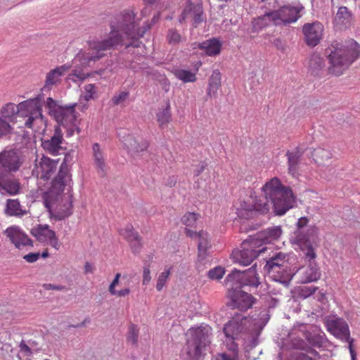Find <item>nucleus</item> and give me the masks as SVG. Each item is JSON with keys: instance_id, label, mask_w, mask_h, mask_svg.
I'll return each instance as SVG.
<instances>
[{"instance_id": "30", "label": "nucleus", "mask_w": 360, "mask_h": 360, "mask_svg": "<svg viewBox=\"0 0 360 360\" xmlns=\"http://www.w3.org/2000/svg\"><path fill=\"white\" fill-rule=\"evenodd\" d=\"M311 157L318 166H324L332 158L333 153L330 149L319 146L311 151Z\"/></svg>"}, {"instance_id": "31", "label": "nucleus", "mask_w": 360, "mask_h": 360, "mask_svg": "<svg viewBox=\"0 0 360 360\" xmlns=\"http://www.w3.org/2000/svg\"><path fill=\"white\" fill-rule=\"evenodd\" d=\"M92 157L98 172L104 174L106 167L105 155L98 143H95L92 146Z\"/></svg>"}, {"instance_id": "54", "label": "nucleus", "mask_w": 360, "mask_h": 360, "mask_svg": "<svg viewBox=\"0 0 360 360\" xmlns=\"http://www.w3.org/2000/svg\"><path fill=\"white\" fill-rule=\"evenodd\" d=\"M40 257L39 252H32L24 255V259L28 263H33L37 261Z\"/></svg>"}, {"instance_id": "63", "label": "nucleus", "mask_w": 360, "mask_h": 360, "mask_svg": "<svg viewBox=\"0 0 360 360\" xmlns=\"http://www.w3.org/2000/svg\"><path fill=\"white\" fill-rule=\"evenodd\" d=\"M312 60H316V61L317 60V61L320 62V65L323 63V60L319 55H316V54L313 55L312 58H311V61Z\"/></svg>"}, {"instance_id": "57", "label": "nucleus", "mask_w": 360, "mask_h": 360, "mask_svg": "<svg viewBox=\"0 0 360 360\" xmlns=\"http://www.w3.org/2000/svg\"><path fill=\"white\" fill-rule=\"evenodd\" d=\"M44 288L46 290H63L65 289L63 285H55L51 283L44 284Z\"/></svg>"}, {"instance_id": "25", "label": "nucleus", "mask_w": 360, "mask_h": 360, "mask_svg": "<svg viewBox=\"0 0 360 360\" xmlns=\"http://www.w3.org/2000/svg\"><path fill=\"white\" fill-rule=\"evenodd\" d=\"M70 66L68 65H63L51 70L46 73L44 90H51L53 86L61 82V77L69 71Z\"/></svg>"}, {"instance_id": "40", "label": "nucleus", "mask_w": 360, "mask_h": 360, "mask_svg": "<svg viewBox=\"0 0 360 360\" xmlns=\"http://www.w3.org/2000/svg\"><path fill=\"white\" fill-rule=\"evenodd\" d=\"M5 211L8 216H20L22 214V210L18 200L8 199Z\"/></svg>"}, {"instance_id": "12", "label": "nucleus", "mask_w": 360, "mask_h": 360, "mask_svg": "<svg viewBox=\"0 0 360 360\" xmlns=\"http://www.w3.org/2000/svg\"><path fill=\"white\" fill-rule=\"evenodd\" d=\"M326 326L327 330L336 338L348 342L351 360H356V354L353 348L354 339L350 337L347 323L342 318L333 316L326 321Z\"/></svg>"}, {"instance_id": "39", "label": "nucleus", "mask_w": 360, "mask_h": 360, "mask_svg": "<svg viewBox=\"0 0 360 360\" xmlns=\"http://www.w3.org/2000/svg\"><path fill=\"white\" fill-rule=\"evenodd\" d=\"M198 257L205 258L207 254V249L209 245L208 234L205 231H200L198 233Z\"/></svg>"}, {"instance_id": "18", "label": "nucleus", "mask_w": 360, "mask_h": 360, "mask_svg": "<svg viewBox=\"0 0 360 360\" xmlns=\"http://www.w3.org/2000/svg\"><path fill=\"white\" fill-rule=\"evenodd\" d=\"M188 19L191 20L195 27L204 21V12L201 4H193L191 0H187L180 15L179 21L182 22Z\"/></svg>"}, {"instance_id": "29", "label": "nucleus", "mask_w": 360, "mask_h": 360, "mask_svg": "<svg viewBox=\"0 0 360 360\" xmlns=\"http://www.w3.org/2000/svg\"><path fill=\"white\" fill-rule=\"evenodd\" d=\"M282 234V230L280 226H274L269 228L265 231L257 233L252 237L254 240H259V247L264 248V244L271 243L278 240Z\"/></svg>"}, {"instance_id": "10", "label": "nucleus", "mask_w": 360, "mask_h": 360, "mask_svg": "<svg viewBox=\"0 0 360 360\" xmlns=\"http://www.w3.org/2000/svg\"><path fill=\"white\" fill-rule=\"evenodd\" d=\"M44 96L39 94L33 98L24 101V118L27 117L25 125L27 128L36 131L44 122L42 115V104ZM31 136L34 137L32 133Z\"/></svg>"}, {"instance_id": "53", "label": "nucleus", "mask_w": 360, "mask_h": 360, "mask_svg": "<svg viewBox=\"0 0 360 360\" xmlns=\"http://www.w3.org/2000/svg\"><path fill=\"white\" fill-rule=\"evenodd\" d=\"M151 281L150 270L149 266H143V285H147Z\"/></svg>"}, {"instance_id": "46", "label": "nucleus", "mask_w": 360, "mask_h": 360, "mask_svg": "<svg viewBox=\"0 0 360 360\" xmlns=\"http://www.w3.org/2000/svg\"><path fill=\"white\" fill-rule=\"evenodd\" d=\"M13 125L0 117V139L13 133Z\"/></svg>"}, {"instance_id": "60", "label": "nucleus", "mask_w": 360, "mask_h": 360, "mask_svg": "<svg viewBox=\"0 0 360 360\" xmlns=\"http://www.w3.org/2000/svg\"><path fill=\"white\" fill-rule=\"evenodd\" d=\"M94 268L93 265L89 262H86L84 265V272L85 274L93 273Z\"/></svg>"}, {"instance_id": "16", "label": "nucleus", "mask_w": 360, "mask_h": 360, "mask_svg": "<svg viewBox=\"0 0 360 360\" xmlns=\"http://www.w3.org/2000/svg\"><path fill=\"white\" fill-rule=\"evenodd\" d=\"M58 165V160H53L43 155L39 159H34L31 172L37 179L48 180L55 174Z\"/></svg>"}, {"instance_id": "3", "label": "nucleus", "mask_w": 360, "mask_h": 360, "mask_svg": "<svg viewBox=\"0 0 360 360\" xmlns=\"http://www.w3.org/2000/svg\"><path fill=\"white\" fill-rule=\"evenodd\" d=\"M262 191L264 194L262 199L270 206L272 205L274 212L276 215H283L295 202V198L290 187L283 185L277 177L266 181Z\"/></svg>"}, {"instance_id": "8", "label": "nucleus", "mask_w": 360, "mask_h": 360, "mask_svg": "<svg viewBox=\"0 0 360 360\" xmlns=\"http://www.w3.org/2000/svg\"><path fill=\"white\" fill-rule=\"evenodd\" d=\"M236 214L240 218L249 219L257 213L266 214L270 210L269 204L262 198H257L255 192L250 191L249 194L240 198L234 204Z\"/></svg>"}, {"instance_id": "21", "label": "nucleus", "mask_w": 360, "mask_h": 360, "mask_svg": "<svg viewBox=\"0 0 360 360\" xmlns=\"http://www.w3.org/2000/svg\"><path fill=\"white\" fill-rule=\"evenodd\" d=\"M63 141V134L59 126L55 127L53 135L48 139L41 140V146L43 149L51 155H57L60 150Z\"/></svg>"}, {"instance_id": "35", "label": "nucleus", "mask_w": 360, "mask_h": 360, "mask_svg": "<svg viewBox=\"0 0 360 360\" xmlns=\"http://www.w3.org/2000/svg\"><path fill=\"white\" fill-rule=\"evenodd\" d=\"M5 234L18 249L21 248V246H22V231L19 226H11L8 227L5 231Z\"/></svg>"}, {"instance_id": "43", "label": "nucleus", "mask_w": 360, "mask_h": 360, "mask_svg": "<svg viewBox=\"0 0 360 360\" xmlns=\"http://www.w3.org/2000/svg\"><path fill=\"white\" fill-rule=\"evenodd\" d=\"M139 329L134 323H130L128 328L127 341L134 346H137Z\"/></svg>"}, {"instance_id": "32", "label": "nucleus", "mask_w": 360, "mask_h": 360, "mask_svg": "<svg viewBox=\"0 0 360 360\" xmlns=\"http://www.w3.org/2000/svg\"><path fill=\"white\" fill-rule=\"evenodd\" d=\"M198 48L203 50L206 55L209 56H215L220 53L221 44L216 38H212L198 44Z\"/></svg>"}, {"instance_id": "59", "label": "nucleus", "mask_w": 360, "mask_h": 360, "mask_svg": "<svg viewBox=\"0 0 360 360\" xmlns=\"http://www.w3.org/2000/svg\"><path fill=\"white\" fill-rule=\"evenodd\" d=\"M185 233L188 237H190L191 238H198V233L193 231L191 229H188L187 228L185 229Z\"/></svg>"}, {"instance_id": "15", "label": "nucleus", "mask_w": 360, "mask_h": 360, "mask_svg": "<svg viewBox=\"0 0 360 360\" xmlns=\"http://www.w3.org/2000/svg\"><path fill=\"white\" fill-rule=\"evenodd\" d=\"M257 264H255L251 268L246 271H240L234 269L226 277L227 283H230L232 288L235 284H240V285H252L257 287L260 282L257 274Z\"/></svg>"}, {"instance_id": "22", "label": "nucleus", "mask_w": 360, "mask_h": 360, "mask_svg": "<svg viewBox=\"0 0 360 360\" xmlns=\"http://www.w3.org/2000/svg\"><path fill=\"white\" fill-rule=\"evenodd\" d=\"M302 31L307 44L310 46H315L322 38L323 25L319 22L305 24L303 26Z\"/></svg>"}, {"instance_id": "11", "label": "nucleus", "mask_w": 360, "mask_h": 360, "mask_svg": "<svg viewBox=\"0 0 360 360\" xmlns=\"http://www.w3.org/2000/svg\"><path fill=\"white\" fill-rule=\"evenodd\" d=\"M191 337L187 340V354L194 359L204 355L206 347L210 343V330L205 328L191 329Z\"/></svg>"}, {"instance_id": "2", "label": "nucleus", "mask_w": 360, "mask_h": 360, "mask_svg": "<svg viewBox=\"0 0 360 360\" xmlns=\"http://www.w3.org/2000/svg\"><path fill=\"white\" fill-rule=\"evenodd\" d=\"M65 155L58 174L52 181H47V190L43 193L44 205L56 221L63 220L72 213L73 183Z\"/></svg>"}, {"instance_id": "6", "label": "nucleus", "mask_w": 360, "mask_h": 360, "mask_svg": "<svg viewBox=\"0 0 360 360\" xmlns=\"http://www.w3.org/2000/svg\"><path fill=\"white\" fill-rule=\"evenodd\" d=\"M84 99L79 98V103H74L71 105L61 106L51 97L46 99V105L49 109V113L53 117L56 122L67 128V135L70 136L76 131L79 134L80 129L78 127V121L75 112V107L84 111L89 107L87 103H83Z\"/></svg>"}, {"instance_id": "56", "label": "nucleus", "mask_w": 360, "mask_h": 360, "mask_svg": "<svg viewBox=\"0 0 360 360\" xmlns=\"http://www.w3.org/2000/svg\"><path fill=\"white\" fill-rule=\"evenodd\" d=\"M129 293V288H124L120 290H115L114 292H111L110 295L121 297H125L128 295Z\"/></svg>"}, {"instance_id": "13", "label": "nucleus", "mask_w": 360, "mask_h": 360, "mask_svg": "<svg viewBox=\"0 0 360 360\" xmlns=\"http://www.w3.org/2000/svg\"><path fill=\"white\" fill-rule=\"evenodd\" d=\"M300 9L297 7L286 5L276 11L269 12L259 18L265 25L273 23L276 25L295 22L300 18Z\"/></svg>"}, {"instance_id": "61", "label": "nucleus", "mask_w": 360, "mask_h": 360, "mask_svg": "<svg viewBox=\"0 0 360 360\" xmlns=\"http://www.w3.org/2000/svg\"><path fill=\"white\" fill-rule=\"evenodd\" d=\"M32 245V240L24 233V246Z\"/></svg>"}, {"instance_id": "19", "label": "nucleus", "mask_w": 360, "mask_h": 360, "mask_svg": "<svg viewBox=\"0 0 360 360\" xmlns=\"http://www.w3.org/2000/svg\"><path fill=\"white\" fill-rule=\"evenodd\" d=\"M307 263V265L301 266L292 274L300 283L314 282L318 281L321 277V274L316 262Z\"/></svg>"}, {"instance_id": "4", "label": "nucleus", "mask_w": 360, "mask_h": 360, "mask_svg": "<svg viewBox=\"0 0 360 360\" xmlns=\"http://www.w3.org/2000/svg\"><path fill=\"white\" fill-rule=\"evenodd\" d=\"M22 157V145L18 143L9 150L0 153V192L15 195L18 193L20 184L18 181H4L11 172L18 171L20 167Z\"/></svg>"}, {"instance_id": "41", "label": "nucleus", "mask_w": 360, "mask_h": 360, "mask_svg": "<svg viewBox=\"0 0 360 360\" xmlns=\"http://www.w3.org/2000/svg\"><path fill=\"white\" fill-rule=\"evenodd\" d=\"M174 76L184 83L195 82L197 79L195 73L184 69H176L174 71Z\"/></svg>"}, {"instance_id": "17", "label": "nucleus", "mask_w": 360, "mask_h": 360, "mask_svg": "<svg viewBox=\"0 0 360 360\" xmlns=\"http://www.w3.org/2000/svg\"><path fill=\"white\" fill-rule=\"evenodd\" d=\"M31 234L40 243L48 245L58 250L61 243L56 235V231L48 224H37L31 231Z\"/></svg>"}, {"instance_id": "14", "label": "nucleus", "mask_w": 360, "mask_h": 360, "mask_svg": "<svg viewBox=\"0 0 360 360\" xmlns=\"http://www.w3.org/2000/svg\"><path fill=\"white\" fill-rule=\"evenodd\" d=\"M259 240H254L252 237L245 240L241 244V250L233 252L234 259L236 262L248 266L263 253L266 248L259 247Z\"/></svg>"}, {"instance_id": "20", "label": "nucleus", "mask_w": 360, "mask_h": 360, "mask_svg": "<svg viewBox=\"0 0 360 360\" xmlns=\"http://www.w3.org/2000/svg\"><path fill=\"white\" fill-rule=\"evenodd\" d=\"M229 297L231 300V306L240 311H246L250 309L255 300L251 295L240 290H230Z\"/></svg>"}, {"instance_id": "27", "label": "nucleus", "mask_w": 360, "mask_h": 360, "mask_svg": "<svg viewBox=\"0 0 360 360\" xmlns=\"http://www.w3.org/2000/svg\"><path fill=\"white\" fill-rule=\"evenodd\" d=\"M120 234L129 243L134 253L140 252L142 247L141 237L138 232L134 231L132 225L129 224L124 229H120Z\"/></svg>"}, {"instance_id": "50", "label": "nucleus", "mask_w": 360, "mask_h": 360, "mask_svg": "<svg viewBox=\"0 0 360 360\" xmlns=\"http://www.w3.org/2000/svg\"><path fill=\"white\" fill-rule=\"evenodd\" d=\"M225 274L224 269L220 266L215 267L208 271V277L212 280L221 279Z\"/></svg>"}, {"instance_id": "62", "label": "nucleus", "mask_w": 360, "mask_h": 360, "mask_svg": "<svg viewBox=\"0 0 360 360\" xmlns=\"http://www.w3.org/2000/svg\"><path fill=\"white\" fill-rule=\"evenodd\" d=\"M160 1L161 0H143V1L144 2V4L146 5H153V4H155Z\"/></svg>"}, {"instance_id": "33", "label": "nucleus", "mask_w": 360, "mask_h": 360, "mask_svg": "<svg viewBox=\"0 0 360 360\" xmlns=\"http://www.w3.org/2000/svg\"><path fill=\"white\" fill-rule=\"evenodd\" d=\"M221 85V75L218 70L212 71L208 79L207 95L209 97H216L217 91Z\"/></svg>"}, {"instance_id": "26", "label": "nucleus", "mask_w": 360, "mask_h": 360, "mask_svg": "<svg viewBox=\"0 0 360 360\" xmlns=\"http://www.w3.org/2000/svg\"><path fill=\"white\" fill-rule=\"evenodd\" d=\"M21 111H22V102L17 105L11 102L7 103L0 109V117L14 125Z\"/></svg>"}, {"instance_id": "37", "label": "nucleus", "mask_w": 360, "mask_h": 360, "mask_svg": "<svg viewBox=\"0 0 360 360\" xmlns=\"http://www.w3.org/2000/svg\"><path fill=\"white\" fill-rule=\"evenodd\" d=\"M317 289L314 286H297L292 290V296L295 300H304L314 294Z\"/></svg>"}, {"instance_id": "7", "label": "nucleus", "mask_w": 360, "mask_h": 360, "mask_svg": "<svg viewBox=\"0 0 360 360\" xmlns=\"http://www.w3.org/2000/svg\"><path fill=\"white\" fill-rule=\"evenodd\" d=\"M256 319L237 314L224 325V333L233 340L245 338L247 335H258L262 330Z\"/></svg>"}, {"instance_id": "47", "label": "nucleus", "mask_w": 360, "mask_h": 360, "mask_svg": "<svg viewBox=\"0 0 360 360\" xmlns=\"http://www.w3.org/2000/svg\"><path fill=\"white\" fill-rule=\"evenodd\" d=\"M199 217V214L195 212H186L181 217V222L187 227H193L195 224L198 219Z\"/></svg>"}, {"instance_id": "1", "label": "nucleus", "mask_w": 360, "mask_h": 360, "mask_svg": "<svg viewBox=\"0 0 360 360\" xmlns=\"http://www.w3.org/2000/svg\"><path fill=\"white\" fill-rule=\"evenodd\" d=\"M110 32L101 40L93 39L88 41L89 52L80 51L74 59L75 69L68 75V79L74 82H82L90 76L83 69L91 67L96 61L102 58L104 51L124 45L139 47V39L150 30L148 22L140 25V20L136 18L133 11L124 10L113 16L110 21Z\"/></svg>"}, {"instance_id": "58", "label": "nucleus", "mask_w": 360, "mask_h": 360, "mask_svg": "<svg viewBox=\"0 0 360 360\" xmlns=\"http://www.w3.org/2000/svg\"><path fill=\"white\" fill-rule=\"evenodd\" d=\"M309 219L307 217H303L298 219L297 226L299 229H302L307 225Z\"/></svg>"}, {"instance_id": "5", "label": "nucleus", "mask_w": 360, "mask_h": 360, "mask_svg": "<svg viewBox=\"0 0 360 360\" xmlns=\"http://www.w3.org/2000/svg\"><path fill=\"white\" fill-rule=\"evenodd\" d=\"M328 55V72L335 76L342 75L360 56V46L350 39L345 44L332 45Z\"/></svg>"}, {"instance_id": "45", "label": "nucleus", "mask_w": 360, "mask_h": 360, "mask_svg": "<svg viewBox=\"0 0 360 360\" xmlns=\"http://www.w3.org/2000/svg\"><path fill=\"white\" fill-rule=\"evenodd\" d=\"M172 267H165L164 271L158 276L156 284L158 291H161L165 285L170 275Z\"/></svg>"}, {"instance_id": "42", "label": "nucleus", "mask_w": 360, "mask_h": 360, "mask_svg": "<svg viewBox=\"0 0 360 360\" xmlns=\"http://www.w3.org/2000/svg\"><path fill=\"white\" fill-rule=\"evenodd\" d=\"M98 88L94 84H88L84 86L83 95L81 96V99H84L85 102H89L91 100H95L97 98Z\"/></svg>"}, {"instance_id": "64", "label": "nucleus", "mask_w": 360, "mask_h": 360, "mask_svg": "<svg viewBox=\"0 0 360 360\" xmlns=\"http://www.w3.org/2000/svg\"><path fill=\"white\" fill-rule=\"evenodd\" d=\"M49 254L47 249H46L44 252H42L41 254H40V257H41L43 258H46L49 257Z\"/></svg>"}, {"instance_id": "48", "label": "nucleus", "mask_w": 360, "mask_h": 360, "mask_svg": "<svg viewBox=\"0 0 360 360\" xmlns=\"http://www.w3.org/2000/svg\"><path fill=\"white\" fill-rule=\"evenodd\" d=\"M167 39L169 44L176 45L183 41V37L176 29H169L167 34Z\"/></svg>"}, {"instance_id": "23", "label": "nucleus", "mask_w": 360, "mask_h": 360, "mask_svg": "<svg viewBox=\"0 0 360 360\" xmlns=\"http://www.w3.org/2000/svg\"><path fill=\"white\" fill-rule=\"evenodd\" d=\"M264 268L268 275L275 281L288 284L292 279L293 276L288 270V264L276 265L274 263L271 266Z\"/></svg>"}, {"instance_id": "36", "label": "nucleus", "mask_w": 360, "mask_h": 360, "mask_svg": "<svg viewBox=\"0 0 360 360\" xmlns=\"http://www.w3.org/2000/svg\"><path fill=\"white\" fill-rule=\"evenodd\" d=\"M156 120L160 128L167 127L172 121V113L169 102L167 101L165 108H160L156 113Z\"/></svg>"}, {"instance_id": "44", "label": "nucleus", "mask_w": 360, "mask_h": 360, "mask_svg": "<svg viewBox=\"0 0 360 360\" xmlns=\"http://www.w3.org/2000/svg\"><path fill=\"white\" fill-rule=\"evenodd\" d=\"M274 263H276V265L288 264V255L281 252L274 254L269 260L266 261V264L264 267L270 266Z\"/></svg>"}, {"instance_id": "34", "label": "nucleus", "mask_w": 360, "mask_h": 360, "mask_svg": "<svg viewBox=\"0 0 360 360\" xmlns=\"http://www.w3.org/2000/svg\"><path fill=\"white\" fill-rule=\"evenodd\" d=\"M335 20L337 25L348 27L352 24L353 15L347 7L342 6L339 8Z\"/></svg>"}, {"instance_id": "24", "label": "nucleus", "mask_w": 360, "mask_h": 360, "mask_svg": "<svg viewBox=\"0 0 360 360\" xmlns=\"http://www.w3.org/2000/svg\"><path fill=\"white\" fill-rule=\"evenodd\" d=\"M304 153V149L296 147L292 150H288L285 154L288 160V172L293 178H297L300 176V165Z\"/></svg>"}, {"instance_id": "49", "label": "nucleus", "mask_w": 360, "mask_h": 360, "mask_svg": "<svg viewBox=\"0 0 360 360\" xmlns=\"http://www.w3.org/2000/svg\"><path fill=\"white\" fill-rule=\"evenodd\" d=\"M292 345L295 349L304 350L311 354H318L311 347H309L302 339H293L292 340Z\"/></svg>"}, {"instance_id": "9", "label": "nucleus", "mask_w": 360, "mask_h": 360, "mask_svg": "<svg viewBox=\"0 0 360 360\" xmlns=\"http://www.w3.org/2000/svg\"><path fill=\"white\" fill-rule=\"evenodd\" d=\"M296 240L305 262H315L319 243V229L315 226H310L306 232L299 231L296 236Z\"/></svg>"}, {"instance_id": "51", "label": "nucleus", "mask_w": 360, "mask_h": 360, "mask_svg": "<svg viewBox=\"0 0 360 360\" xmlns=\"http://www.w3.org/2000/svg\"><path fill=\"white\" fill-rule=\"evenodd\" d=\"M129 96V93L126 91H122L118 94H115L111 98V101L113 105H117L123 103Z\"/></svg>"}, {"instance_id": "52", "label": "nucleus", "mask_w": 360, "mask_h": 360, "mask_svg": "<svg viewBox=\"0 0 360 360\" xmlns=\"http://www.w3.org/2000/svg\"><path fill=\"white\" fill-rule=\"evenodd\" d=\"M217 360H238L237 349H234L231 354L221 353L217 356Z\"/></svg>"}, {"instance_id": "55", "label": "nucleus", "mask_w": 360, "mask_h": 360, "mask_svg": "<svg viewBox=\"0 0 360 360\" xmlns=\"http://www.w3.org/2000/svg\"><path fill=\"white\" fill-rule=\"evenodd\" d=\"M120 277V273H117L115 274L114 279L109 285L108 291L110 293H111V292H114L115 290H116L115 287L119 284Z\"/></svg>"}, {"instance_id": "28", "label": "nucleus", "mask_w": 360, "mask_h": 360, "mask_svg": "<svg viewBox=\"0 0 360 360\" xmlns=\"http://www.w3.org/2000/svg\"><path fill=\"white\" fill-rule=\"evenodd\" d=\"M124 147L132 155H138L146 150L149 146L148 141L144 139L137 140L134 136L128 134L123 139Z\"/></svg>"}, {"instance_id": "38", "label": "nucleus", "mask_w": 360, "mask_h": 360, "mask_svg": "<svg viewBox=\"0 0 360 360\" xmlns=\"http://www.w3.org/2000/svg\"><path fill=\"white\" fill-rule=\"evenodd\" d=\"M305 338L312 347L319 349H323L327 347L328 340L323 333L322 334L309 333L305 335Z\"/></svg>"}]
</instances>
